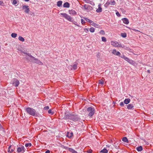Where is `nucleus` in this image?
Segmentation results:
<instances>
[{"instance_id": "obj_52", "label": "nucleus", "mask_w": 153, "mask_h": 153, "mask_svg": "<svg viewBox=\"0 0 153 153\" xmlns=\"http://www.w3.org/2000/svg\"><path fill=\"white\" fill-rule=\"evenodd\" d=\"M87 152L88 153H91L92 152V150H89V151H87Z\"/></svg>"}, {"instance_id": "obj_23", "label": "nucleus", "mask_w": 153, "mask_h": 153, "mask_svg": "<svg viewBox=\"0 0 153 153\" xmlns=\"http://www.w3.org/2000/svg\"><path fill=\"white\" fill-rule=\"evenodd\" d=\"M86 3H89L91 4H92V2L90 0H83Z\"/></svg>"}, {"instance_id": "obj_26", "label": "nucleus", "mask_w": 153, "mask_h": 153, "mask_svg": "<svg viewBox=\"0 0 153 153\" xmlns=\"http://www.w3.org/2000/svg\"><path fill=\"white\" fill-rule=\"evenodd\" d=\"M17 34L15 33H12L11 34V36L13 38H15L17 36Z\"/></svg>"}, {"instance_id": "obj_48", "label": "nucleus", "mask_w": 153, "mask_h": 153, "mask_svg": "<svg viewBox=\"0 0 153 153\" xmlns=\"http://www.w3.org/2000/svg\"><path fill=\"white\" fill-rule=\"evenodd\" d=\"M116 14L117 16L119 17V16H120V13H119L118 12L116 13Z\"/></svg>"}, {"instance_id": "obj_31", "label": "nucleus", "mask_w": 153, "mask_h": 153, "mask_svg": "<svg viewBox=\"0 0 153 153\" xmlns=\"http://www.w3.org/2000/svg\"><path fill=\"white\" fill-rule=\"evenodd\" d=\"M25 146L26 147L28 146H31V144L30 143H28L25 144Z\"/></svg>"}, {"instance_id": "obj_45", "label": "nucleus", "mask_w": 153, "mask_h": 153, "mask_svg": "<svg viewBox=\"0 0 153 153\" xmlns=\"http://www.w3.org/2000/svg\"><path fill=\"white\" fill-rule=\"evenodd\" d=\"M120 54H120V52L119 51H118V52H117L116 55L117 56H120Z\"/></svg>"}, {"instance_id": "obj_12", "label": "nucleus", "mask_w": 153, "mask_h": 153, "mask_svg": "<svg viewBox=\"0 0 153 153\" xmlns=\"http://www.w3.org/2000/svg\"><path fill=\"white\" fill-rule=\"evenodd\" d=\"M102 5L101 4H100L98 5V8L97 9L96 12L97 13H100L102 11V8L101 7V6Z\"/></svg>"}, {"instance_id": "obj_25", "label": "nucleus", "mask_w": 153, "mask_h": 153, "mask_svg": "<svg viewBox=\"0 0 153 153\" xmlns=\"http://www.w3.org/2000/svg\"><path fill=\"white\" fill-rule=\"evenodd\" d=\"M84 19H85V20L87 22H89V23H90L91 24L93 22V21H92L91 20H90L89 19L87 18H84Z\"/></svg>"}, {"instance_id": "obj_10", "label": "nucleus", "mask_w": 153, "mask_h": 153, "mask_svg": "<svg viewBox=\"0 0 153 153\" xmlns=\"http://www.w3.org/2000/svg\"><path fill=\"white\" fill-rule=\"evenodd\" d=\"M122 58H123L124 59H125L126 61L128 62L131 63L133 61L132 60L130 59L127 57H126L124 55H123L122 56H120Z\"/></svg>"}, {"instance_id": "obj_13", "label": "nucleus", "mask_w": 153, "mask_h": 153, "mask_svg": "<svg viewBox=\"0 0 153 153\" xmlns=\"http://www.w3.org/2000/svg\"><path fill=\"white\" fill-rule=\"evenodd\" d=\"M127 108L128 109H132L134 107V105L132 104H129L126 105Z\"/></svg>"}, {"instance_id": "obj_20", "label": "nucleus", "mask_w": 153, "mask_h": 153, "mask_svg": "<svg viewBox=\"0 0 153 153\" xmlns=\"http://www.w3.org/2000/svg\"><path fill=\"white\" fill-rule=\"evenodd\" d=\"M100 152H102L103 153H107L108 152V150L105 149H104L102 150Z\"/></svg>"}, {"instance_id": "obj_15", "label": "nucleus", "mask_w": 153, "mask_h": 153, "mask_svg": "<svg viewBox=\"0 0 153 153\" xmlns=\"http://www.w3.org/2000/svg\"><path fill=\"white\" fill-rule=\"evenodd\" d=\"M69 13L70 14H72L73 15H74L76 14V12L74 10H69Z\"/></svg>"}, {"instance_id": "obj_8", "label": "nucleus", "mask_w": 153, "mask_h": 153, "mask_svg": "<svg viewBox=\"0 0 153 153\" xmlns=\"http://www.w3.org/2000/svg\"><path fill=\"white\" fill-rule=\"evenodd\" d=\"M13 84L16 87L18 86L19 84V81L16 79H13Z\"/></svg>"}, {"instance_id": "obj_22", "label": "nucleus", "mask_w": 153, "mask_h": 153, "mask_svg": "<svg viewBox=\"0 0 153 153\" xmlns=\"http://www.w3.org/2000/svg\"><path fill=\"white\" fill-rule=\"evenodd\" d=\"M62 1H58L57 2V5L58 7H60L62 5Z\"/></svg>"}, {"instance_id": "obj_29", "label": "nucleus", "mask_w": 153, "mask_h": 153, "mask_svg": "<svg viewBox=\"0 0 153 153\" xmlns=\"http://www.w3.org/2000/svg\"><path fill=\"white\" fill-rule=\"evenodd\" d=\"M98 83L99 84H101L102 85V84H103L104 83V81L102 79H101L99 80Z\"/></svg>"}, {"instance_id": "obj_58", "label": "nucleus", "mask_w": 153, "mask_h": 153, "mask_svg": "<svg viewBox=\"0 0 153 153\" xmlns=\"http://www.w3.org/2000/svg\"><path fill=\"white\" fill-rule=\"evenodd\" d=\"M73 153H78L76 152V151L74 150V152Z\"/></svg>"}, {"instance_id": "obj_40", "label": "nucleus", "mask_w": 153, "mask_h": 153, "mask_svg": "<svg viewBox=\"0 0 153 153\" xmlns=\"http://www.w3.org/2000/svg\"><path fill=\"white\" fill-rule=\"evenodd\" d=\"M62 147L63 148H64L66 149H68V150H69V149L70 148H68V147H66V146H62Z\"/></svg>"}, {"instance_id": "obj_37", "label": "nucleus", "mask_w": 153, "mask_h": 153, "mask_svg": "<svg viewBox=\"0 0 153 153\" xmlns=\"http://www.w3.org/2000/svg\"><path fill=\"white\" fill-rule=\"evenodd\" d=\"M100 34L102 35H104L105 34V32L104 31L102 30H101L100 31Z\"/></svg>"}, {"instance_id": "obj_5", "label": "nucleus", "mask_w": 153, "mask_h": 153, "mask_svg": "<svg viewBox=\"0 0 153 153\" xmlns=\"http://www.w3.org/2000/svg\"><path fill=\"white\" fill-rule=\"evenodd\" d=\"M61 15L68 21L70 22H72V18L67 14L65 13H61Z\"/></svg>"}, {"instance_id": "obj_57", "label": "nucleus", "mask_w": 153, "mask_h": 153, "mask_svg": "<svg viewBox=\"0 0 153 153\" xmlns=\"http://www.w3.org/2000/svg\"><path fill=\"white\" fill-rule=\"evenodd\" d=\"M147 72L149 73H150V71L149 70H147Z\"/></svg>"}, {"instance_id": "obj_44", "label": "nucleus", "mask_w": 153, "mask_h": 153, "mask_svg": "<svg viewBox=\"0 0 153 153\" xmlns=\"http://www.w3.org/2000/svg\"><path fill=\"white\" fill-rule=\"evenodd\" d=\"M17 3V1L16 0H14L13 1V4H14V5H15V4H16Z\"/></svg>"}, {"instance_id": "obj_43", "label": "nucleus", "mask_w": 153, "mask_h": 153, "mask_svg": "<svg viewBox=\"0 0 153 153\" xmlns=\"http://www.w3.org/2000/svg\"><path fill=\"white\" fill-rule=\"evenodd\" d=\"M22 150L23 152L25 151V148L23 146H22Z\"/></svg>"}, {"instance_id": "obj_17", "label": "nucleus", "mask_w": 153, "mask_h": 153, "mask_svg": "<svg viewBox=\"0 0 153 153\" xmlns=\"http://www.w3.org/2000/svg\"><path fill=\"white\" fill-rule=\"evenodd\" d=\"M130 101V99L129 98L126 99L124 101V103L126 104H128Z\"/></svg>"}, {"instance_id": "obj_61", "label": "nucleus", "mask_w": 153, "mask_h": 153, "mask_svg": "<svg viewBox=\"0 0 153 153\" xmlns=\"http://www.w3.org/2000/svg\"><path fill=\"white\" fill-rule=\"evenodd\" d=\"M75 24V25H77V26H78V25H77L76 24V23H75V24Z\"/></svg>"}, {"instance_id": "obj_27", "label": "nucleus", "mask_w": 153, "mask_h": 153, "mask_svg": "<svg viewBox=\"0 0 153 153\" xmlns=\"http://www.w3.org/2000/svg\"><path fill=\"white\" fill-rule=\"evenodd\" d=\"M19 39L22 41V42H24V41H25V39H24V38L22 37V36H19Z\"/></svg>"}, {"instance_id": "obj_51", "label": "nucleus", "mask_w": 153, "mask_h": 153, "mask_svg": "<svg viewBox=\"0 0 153 153\" xmlns=\"http://www.w3.org/2000/svg\"><path fill=\"white\" fill-rule=\"evenodd\" d=\"M11 146H9V148H8V149H9V150H8V152H9L10 151V149H11Z\"/></svg>"}, {"instance_id": "obj_47", "label": "nucleus", "mask_w": 153, "mask_h": 153, "mask_svg": "<svg viewBox=\"0 0 153 153\" xmlns=\"http://www.w3.org/2000/svg\"><path fill=\"white\" fill-rule=\"evenodd\" d=\"M120 105L121 106H123L124 105V103L123 102H121L120 103Z\"/></svg>"}, {"instance_id": "obj_36", "label": "nucleus", "mask_w": 153, "mask_h": 153, "mask_svg": "<svg viewBox=\"0 0 153 153\" xmlns=\"http://www.w3.org/2000/svg\"><path fill=\"white\" fill-rule=\"evenodd\" d=\"M102 41L104 42H106V38L104 37H102Z\"/></svg>"}, {"instance_id": "obj_3", "label": "nucleus", "mask_w": 153, "mask_h": 153, "mask_svg": "<svg viewBox=\"0 0 153 153\" xmlns=\"http://www.w3.org/2000/svg\"><path fill=\"white\" fill-rule=\"evenodd\" d=\"M26 111L29 114L34 116L35 114L36 111L33 109L28 107L26 108Z\"/></svg>"}, {"instance_id": "obj_18", "label": "nucleus", "mask_w": 153, "mask_h": 153, "mask_svg": "<svg viewBox=\"0 0 153 153\" xmlns=\"http://www.w3.org/2000/svg\"><path fill=\"white\" fill-rule=\"evenodd\" d=\"M63 7H69L70 6V4L68 2L65 3L63 4Z\"/></svg>"}, {"instance_id": "obj_63", "label": "nucleus", "mask_w": 153, "mask_h": 153, "mask_svg": "<svg viewBox=\"0 0 153 153\" xmlns=\"http://www.w3.org/2000/svg\"><path fill=\"white\" fill-rule=\"evenodd\" d=\"M133 30H135V31L136 30H135V29H133Z\"/></svg>"}, {"instance_id": "obj_9", "label": "nucleus", "mask_w": 153, "mask_h": 153, "mask_svg": "<svg viewBox=\"0 0 153 153\" xmlns=\"http://www.w3.org/2000/svg\"><path fill=\"white\" fill-rule=\"evenodd\" d=\"M22 10H24V11L26 13H28L30 11L29 6L27 5H24L22 7Z\"/></svg>"}, {"instance_id": "obj_35", "label": "nucleus", "mask_w": 153, "mask_h": 153, "mask_svg": "<svg viewBox=\"0 0 153 153\" xmlns=\"http://www.w3.org/2000/svg\"><path fill=\"white\" fill-rule=\"evenodd\" d=\"M48 112L49 114H51V115H53L54 114V112L52 111L51 109H49L48 111Z\"/></svg>"}, {"instance_id": "obj_38", "label": "nucleus", "mask_w": 153, "mask_h": 153, "mask_svg": "<svg viewBox=\"0 0 153 153\" xmlns=\"http://www.w3.org/2000/svg\"><path fill=\"white\" fill-rule=\"evenodd\" d=\"M69 151L70 152H72V153H73L74 152V150L73 149L71 148H70L69 149Z\"/></svg>"}, {"instance_id": "obj_6", "label": "nucleus", "mask_w": 153, "mask_h": 153, "mask_svg": "<svg viewBox=\"0 0 153 153\" xmlns=\"http://www.w3.org/2000/svg\"><path fill=\"white\" fill-rule=\"evenodd\" d=\"M39 119L40 120V121L39 122V124H44L45 122V116L43 115V114H42V115H39Z\"/></svg>"}, {"instance_id": "obj_60", "label": "nucleus", "mask_w": 153, "mask_h": 153, "mask_svg": "<svg viewBox=\"0 0 153 153\" xmlns=\"http://www.w3.org/2000/svg\"><path fill=\"white\" fill-rule=\"evenodd\" d=\"M24 1H29V0H24Z\"/></svg>"}, {"instance_id": "obj_59", "label": "nucleus", "mask_w": 153, "mask_h": 153, "mask_svg": "<svg viewBox=\"0 0 153 153\" xmlns=\"http://www.w3.org/2000/svg\"><path fill=\"white\" fill-rule=\"evenodd\" d=\"M2 128V126H1V123H0V128Z\"/></svg>"}, {"instance_id": "obj_55", "label": "nucleus", "mask_w": 153, "mask_h": 153, "mask_svg": "<svg viewBox=\"0 0 153 153\" xmlns=\"http://www.w3.org/2000/svg\"><path fill=\"white\" fill-rule=\"evenodd\" d=\"M39 65H42V63L39 61Z\"/></svg>"}, {"instance_id": "obj_1", "label": "nucleus", "mask_w": 153, "mask_h": 153, "mask_svg": "<svg viewBox=\"0 0 153 153\" xmlns=\"http://www.w3.org/2000/svg\"><path fill=\"white\" fill-rule=\"evenodd\" d=\"M63 118L65 120L69 119L74 122L79 121L80 120L78 115L74 113H70L68 112L65 113Z\"/></svg>"}, {"instance_id": "obj_49", "label": "nucleus", "mask_w": 153, "mask_h": 153, "mask_svg": "<svg viewBox=\"0 0 153 153\" xmlns=\"http://www.w3.org/2000/svg\"><path fill=\"white\" fill-rule=\"evenodd\" d=\"M81 22L82 24H83L85 22V21L83 19H81Z\"/></svg>"}, {"instance_id": "obj_56", "label": "nucleus", "mask_w": 153, "mask_h": 153, "mask_svg": "<svg viewBox=\"0 0 153 153\" xmlns=\"http://www.w3.org/2000/svg\"><path fill=\"white\" fill-rule=\"evenodd\" d=\"M3 3V2L2 1L0 0V4L1 5Z\"/></svg>"}, {"instance_id": "obj_50", "label": "nucleus", "mask_w": 153, "mask_h": 153, "mask_svg": "<svg viewBox=\"0 0 153 153\" xmlns=\"http://www.w3.org/2000/svg\"><path fill=\"white\" fill-rule=\"evenodd\" d=\"M114 146L115 147V148L116 149H118V147H119V146H116L115 145V143H114Z\"/></svg>"}, {"instance_id": "obj_16", "label": "nucleus", "mask_w": 153, "mask_h": 153, "mask_svg": "<svg viewBox=\"0 0 153 153\" xmlns=\"http://www.w3.org/2000/svg\"><path fill=\"white\" fill-rule=\"evenodd\" d=\"M78 64V63L76 62L72 66V68L74 69V70H76L77 68V65Z\"/></svg>"}, {"instance_id": "obj_28", "label": "nucleus", "mask_w": 153, "mask_h": 153, "mask_svg": "<svg viewBox=\"0 0 153 153\" xmlns=\"http://www.w3.org/2000/svg\"><path fill=\"white\" fill-rule=\"evenodd\" d=\"M22 147L18 148L17 149V152L18 153L21 152H22Z\"/></svg>"}, {"instance_id": "obj_39", "label": "nucleus", "mask_w": 153, "mask_h": 153, "mask_svg": "<svg viewBox=\"0 0 153 153\" xmlns=\"http://www.w3.org/2000/svg\"><path fill=\"white\" fill-rule=\"evenodd\" d=\"M91 25H92L93 26H94V27H96L97 26H98V25L96 24L94 22H93L91 24Z\"/></svg>"}, {"instance_id": "obj_21", "label": "nucleus", "mask_w": 153, "mask_h": 153, "mask_svg": "<svg viewBox=\"0 0 153 153\" xmlns=\"http://www.w3.org/2000/svg\"><path fill=\"white\" fill-rule=\"evenodd\" d=\"M122 140L124 142L128 143V140L126 137H124L123 138Z\"/></svg>"}, {"instance_id": "obj_4", "label": "nucleus", "mask_w": 153, "mask_h": 153, "mask_svg": "<svg viewBox=\"0 0 153 153\" xmlns=\"http://www.w3.org/2000/svg\"><path fill=\"white\" fill-rule=\"evenodd\" d=\"M22 52L26 54L27 55L26 56L25 58L28 61H30L32 60V59L34 58V57L32 56L29 53H28L24 51H22Z\"/></svg>"}, {"instance_id": "obj_42", "label": "nucleus", "mask_w": 153, "mask_h": 153, "mask_svg": "<svg viewBox=\"0 0 153 153\" xmlns=\"http://www.w3.org/2000/svg\"><path fill=\"white\" fill-rule=\"evenodd\" d=\"M117 51H116V50H113L112 51V53L114 55H116V53Z\"/></svg>"}, {"instance_id": "obj_7", "label": "nucleus", "mask_w": 153, "mask_h": 153, "mask_svg": "<svg viewBox=\"0 0 153 153\" xmlns=\"http://www.w3.org/2000/svg\"><path fill=\"white\" fill-rule=\"evenodd\" d=\"M111 45L115 47H123L122 45L119 44L117 42L111 41Z\"/></svg>"}, {"instance_id": "obj_62", "label": "nucleus", "mask_w": 153, "mask_h": 153, "mask_svg": "<svg viewBox=\"0 0 153 153\" xmlns=\"http://www.w3.org/2000/svg\"><path fill=\"white\" fill-rule=\"evenodd\" d=\"M75 24V25H77V26H78V25H77L76 24V23H75V24Z\"/></svg>"}, {"instance_id": "obj_33", "label": "nucleus", "mask_w": 153, "mask_h": 153, "mask_svg": "<svg viewBox=\"0 0 153 153\" xmlns=\"http://www.w3.org/2000/svg\"><path fill=\"white\" fill-rule=\"evenodd\" d=\"M121 36L125 38L126 36V34L125 33H122Z\"/></svg>"}, {"instance_id": "obj_54", "label": "nucleus", "mask_w": 153, "mask_h": 153, "mask_svg": "<svg viewBox=\"0 0 153 153\" xmlns=\"http://www.w3.org/2000/svg\"><path fill=\"white\" fill-rule=\"evenodd\" d=\"M45 153H50V151L49 150H47Z\"/></svg>"}, {"instance_id": "obj_30", "label": "nucleus", "mask_w": 153, "mask_h": 153, "mask_svg": "<svg viewBox=\"0 0 153 153\" xmlns=\"http://www.w3.org/2000/svg\"><path fill=\"white\" fill-rule=\"evenodd\" d=\"M110 4V2L108 1L104 5V6L107 7Z\"/></svg>"}, {"instance_id": "obj_19", "label": "nucleus", "mask_w": 153, "mask_h": 153, "mask_svg": "<svg viewBox=\"0 0 153 153\" xmlns=\"http://www.w3.org/2000/svg\"><path fill=\"white\" fill-rule=\"evenodd\" d=\"M136 149L138 151L140 152L143 150V148L141 146H140L137 147Z\"/></svg>"}, {"instance_id": "obj_11", "label": "nucleus", "mask_w": 153, "mask_h": 153, "mask_svg": "<svg viewBox=\"0 0 153 153\" xmlns=\"http://www.w3.org/2000/svg\"><path fill=\"white\" fill-rule=\"evenodd\" d=\"M82 6L83 7V9H84L85 10H91L90 8H92V7H91V6L85 4Z\"/></svg>"}, {"instance_id": "obj_34", "label": "nucleus", "mask_w": 153, "mask_h": 153, "mask_svg": "<svg viewBox=\"0 0 153 153\" xmlns=\"http://www.w3.org/2000/svg\"><path fill=\"white\" fill-rule=\"evenodd\" d=\"M89 30L91 32L93 33L95 29L94 27H91Z\"/></svg>"}, {"instance_id": "obj_46", "label": "nucleus", "mask_w": 153, "mask_h": 153, "mask_svg": "<svg viewBox=\"0 0 153 153\" xmlns=\"http://www.w3.org/2000/svg\"><path fill=\"white\" fill-rule=\"evenodd\" d=\"M97 58H100V53H99V52H98V53L97 54Z\"/></svg>"}, {"instance_id": "obj_53", "label": "nucleus", "mask_w": 153, "mask_h": 153, "mask_svg": "<svg viewBox=\"0 0 153 153\" xmlns=\"http://www.w3.org/2000/svg\"><path fill=\"white\" fill-rule=\"evenodd\" d=\"M13 151V150L12 149H10V151L9 152L11 153Z\"/></svg>"}, {"instance_id": "obj_32", "label": "nucleus", "mask_w": 153, "mask_h": 153, "mask_svg": "<svg viewBox=\"0 0 153 153\" xmlns=\"http://www.w3.org/2000/svg\"><path fill=\"white\" fill-rule=\"evenodd\" d=\"M115 4V2L114 0L111 1L110 2V4L111 5H114Z\"/></svg>"}, {"instance_id": "obj_14", "label": "nucleus", "mask_w": 153, "mask_h": 153, "mask_svg": "<svg viewBox=\"0 0 153 153\" xmlns=\"http://www.w3.org/2000/svg\"><path fill=\"white\" fill-rule=\"evenodd\" d=\"M123 22L126 24H128L129 23V21L128 19L126 18H124L122 19Z\"/></svg>"}, {"instance_id": "obj_2", "label": "nucleus", "mask_w": 153, "mask_h": 153, "mask_svg": "<svg viewBox=\"0 0 153 153\" xmlns=\"http://www.w3.org/2000/svg\"><path fill=\"white\" fill-rule=\"evenodd\" d=\"M87 111L89 112L88 116L91 117L94 115L95 112V109L94 108L89 107L87 108Z\"/></svg>"}, {"instance_id": "obj_24", "label": "nucleus", "mask_w": 153, "mask_h": 153, "mask_svg": "<svg viewBox=\"0 0 153 153\" xmlns=\"http://www.w3.org/2000/svg\"><path fill=\"white\" fill-rule=\"evenodd\" d=\"M73 135V133L71 132L70 133H68L67 135V137L70 138H71Z\"/></svg>"}, {"instance_id": "obj_41", "label": "nucleus", "mask_w": 153, "mask_h": 153, "mask_svg": "<svg viewBox=\"0 0 153 153\" xmlns=\"http://www.w3.org/2000/svg\"><path fill=\"white\" fill-rule=\"evenodd\" d=\"M49 109V107L48 106H46L44 107V109L45 110H48Z\"/></svg>"}]
</instances>
